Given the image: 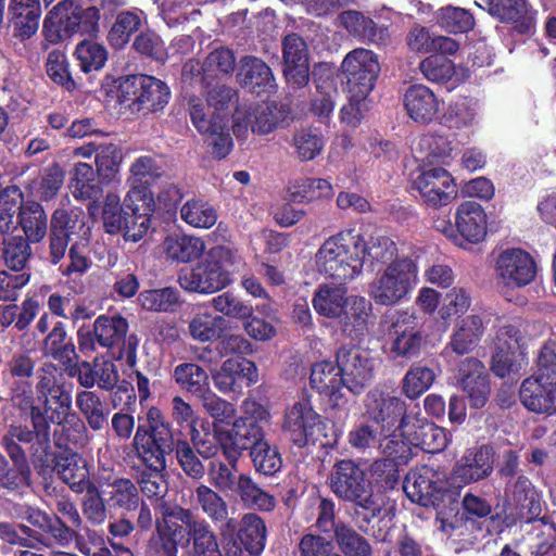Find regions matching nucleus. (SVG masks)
Here are the masks:
<instances>
[{"label": "nucleus", "mask_w": 556, "mask_h": 556, "mask_svg": "<svg viewBox=\"0 0 556 556\" xmlns=\"http://www.w3.org/2000/svg\"><path fill=\"white\" fill-rule=\"evenodd\" d=\"M365 416L379 428L382 434L381 453L386 459L371 464L370 471L377 476V483L390 484L395 481L396 467L407 463L408 447L400 441L406 415V405L388 389L375 388L365 397Z\"/></svg>", "instance_id": "1"}, {"label": "nucleus", "mask_w": 556, "mask_h": 556, "mask_svg": "<svg viewBox=\"0 0 556 556\" xmlns=\"http://www.w3.org/2000/svg\"><path fill=\"white\" fill-rule=\"evenodd\" d=\"M236 100V90L217 85L207 93V105L199 98H191L189 101L193 125L206 137L218 159L225 157L232 149L227 110Z\"/></svg>", "instance_id": "2"}, {"label": "nucleus", "mask_w": 556, "mask_h": 556, "mask_svg": "<svg viewBox=\"0 0 556 556\" xmlns=\"http://www.w3.org/2000/svg\"><path fill=\"white\" fill-rule=\"evenodd\" d=\"M242 263L238 250L227 245L211 248L195 266L182 269L179 286L189 292L211 294L232 282L233 270Z\"/></svg>", "instance_id": "3"}, {"label": "nucleus", "mask_w": 556, "mask_h": 556, "mask_svg": "<svg viewBox=\"0 0 556 556\" xmlns=\"http://www.w3.org/2000/svg\"><path fill=\"white\" fill-rule=\"evenodd\" d=\"M342 285L319 286L313 296V307L319 315L337 319L344 332L357 336L366 328L371 303L364 296H348Z\"/></svg>", "instance_id": "4"}, {"label": "nucleus", "mask_w": 556, "mask_h": 556, "mask_svg": "<svg viewBox=\"0 0 556 556\" xmlns=\"http://www.w3.org/2000/svg\"><path fill=\"white\" fill-rule=\"evenodd\" d=\"M106 94L134 112L162 111L169 101L170 90L162 80L148 75H130L118 78L106 77L102 85Z\"/></svg>", "instance_id": "5"}, {"label": "nucleus", "mask_w": 556, "mask_h": 556, "mask_svg": "<svg viewBox=\"0 0 556 556\" xmlns=\"http://www.w3.org/2000/svg\"><path fill=\"white\" fill-rule=\"evenodd\" d=\"M355 231L345 229L327 238L314 255L315 269L326 278L346 283L362 274Z\"/></svg>", "instance_id": "6"}, {"label": "nucleus", "mask_w": 556, "mask_h": 556, "mask_svg": "<svg viewBox=\"0 0 556 556\" xmlns=\"http://www.w3.org/2000/svg\"><path fill=\"white\" fill-rule=\"evenodd\" d=\"M511 501L519 509L520 517L530 523L527 540L532 553L546 554L556 541V527L545 518L536 519L542 513L543 502L528 478L520 476L516 479L511 490Z\"/></svg>", "instance_id": "7"}, {"label": "nucleus", "mask_w": 556, "mask_h": 556, "mask_svg": "<svg viewBox=\"0 0 556 556\" xmlns=\"http://www.w3.org/2000/svg\"><path fill=\"white\" fill-rule=\"evenodd\" d=\"M418 281L417 264L404 256L377 270L368 294L377 305H396L409 298Z\"/></svg>", "instance_id": "8"}, {"label": "nucleus", "mask_w": 556, "mask_h": 556, "mask_svg": "<svg viewBox=\"0 0 556 556\" xmlns=\"http://www.w3.org/2000/svg\"><path fill=\"white\" fill-rule=\"evenodd\" d=\"M329 484L339 498L352 502L372 515L380 511V504L372 495L371 482L353 460L343 459L336 463L329 477Z\"/></svg>", "instance_id": "9"}, {"label": "nucleus", "mask_w": 556, "mask_h": 556, "mask_svg": "<svg viewBox=\"0 0 556 556\" xmlns=\"http://www.w3.org/2000/svg\"><path fill=\"white\" fill-rule=\"evenodd\" d=\"M91 228L86 224L84 213L78 208H58L51 218L50 256L58 264L64 256L68 243L89 244Z\"/></svg>", "instance_id": "10"}, {"label": "nucleus", "mask_w": 556, "mask_h": 556, "mask_svg": "<svg viewBox=\"0 0 556 556\" xmlns=\"http://www.w3.org/2000/svg\"><path fill=\"white\" fill-rule=\"evenodd\" d=\"M403 489L407 497L421 506L439 505L440 502H451L454 492L447 488L443 472L424 466L407 473Z\"/></svg>", "instance_id": "11"}, {"label": "nucleus", "mask_w": 556, "mask_h": 556, "mask_svg": "<svg viewBox=\"0 0 556 556\" xmlns=\"http://www.w3.org/2000/svg\"><path fill=\"white\" fill-rule=\"evenodd\" d=\"M286 105L267 102L256 105L252 112L237 109L232 130L236 137L245 138L249 129L256 135H267L278 128L288 117Z\"/></svg>", "instance_id": "12"}, {"label": "nucleus", "mask_w": 556, "mask_h": 556, "mask_svg": "<svg viewBox=\"0 0 556 556\" xmlns=\"http://www.w3.org/2000/svg\"><path fill=\"white\" fill-rule=\"evenodd\" d=\"M344 387L354 394H359L374 377L375 359L366 350L344 345L337 352Z\"/></svg>", "instance_id": "13"}, {"label": "nucleus", "mask_w": 556, "mask_h": 556, "mask_svg": "<svg viewBox=\"0 0 556 556\" xmlns=\"http://www.w3.org/2000/svg\"><path fill=\"white\" fill-rule=\"evenodd\" d=\"M242 415L235 419L231 429L218 432L237 447L248 448L253 439L264 437V426L269 424L270 414L263 404L255 400H244L241 404Z\"/></svg>", "instance_id": "14"}, {"label": "nucleus", "mask_w": 556, "mask_h": 556, "mask_svg": "<svg viewBox=\"0 0 556 556\" xmlns=\"http://www.w3.org/2000/svg\"><path fill=\"white\" fill-rule=\"evenodd\" d=\"M341 71L345 78V89L371 92L380 73V64L371 50L356 48L344 56Z\"/></svg>", "instance_id": "15"}, {"label": "nucleus", "mask_w": 556, "mask_h": 556, "mask_svg": "<svg viewBox=\"0 0 556 556\" xmlns=\"http://www.w3.org/2000/svg\"><path fill=\"white\" fill-rule=\"evenodd\" d=\"M124 208L129 223L125 224V239L137 242L143 238L151 226V215L154 211V199L149 187L143 185H129L124 199Z\"/></svg>", "instance_id": "16"}, {"label": "nucleus", "mask_w": 556, "mask_h": 556, "mask_svg": "<svg viewBox=\"0 0 556 556\" xmlns=\"http://www.w3.org/2000/svg\"><path fill=\"white\" fill-rule=\"evenodd\" d=\"M498 280L508 288H521L531 283L536 276V264L525 250H504L496 260Z\"/></svg>", "instance_id": "17"}, {"label": "nucleus", "mask_w": 556, "mask_h": 556, "mask_svg": "<svg viewBox=\"0 0 556 556\" xmlns=\"http://www.w3.org/2000/svg\"><path fill=\"white\" fill-rule=\"evenodd\" d=\"M390 353L395 357L417 355L424 343V336L413 314L401 311L392 316L389 329Z\"/></svg>", "instance_id": "18"}, {"label": "nucleus", "mask_w": 556, "mask_h": 556, "mask_svg": "<svg viewBox=\"0 0 556 556\" xmlns=\"http://www.w3.org/2000/svg\"><path fill=\"white\" fill-rule=\"evenodd\" d=\"M320 416L313 408L309 400L301 399L294 402L285 414L283 429L292 442L304 446L315 440L320 430Z\"/></svg>", "instance_id": "19"}, {"label": "nucleus", "mask_w": 556, "mask_h": 556, "mask_svg": "<svg viewBox=\"0 0 556 556\" xmlns=\"http://www.w3.org/2000/svg\"><path fill=\"white\" fill-rule=\"evenodd\" d=\"M414 186L421 198L432 205H446L457 194L452 175L442 167H421Z\"/></svg>", "instance_id": "20"}, {"label": "nucleus", "mask_w": 556, "mask_h": 556, "mask_svg": "<svg viewBox=\"0 0 556 556\" xmlns=\"http://www.w3.org/2000/svg\"><path fill=\"white\" fill-rule=\"evenodd\" d=\"M132 446L137 457L154 471L166 469V455L174 451V435L148 433L146 426H138Z\"/></svg>", "instance_id": "21"}, {"label": "nucleus", "mask_w": 556, "mask_h": 556, "mask_svg": "<svg viewBox=\"0 0 556 556\" xmlns=\"http://www.w3.org/2000/svg\"><path fill=\"white\" fill-rule=\"evenodd\" d=\"M215 387L223 393H240L243 386L258 381L256 365L244 357H231L212 374Z\"/></svg>", "instance_id": "22"}, {"label": "nucleus", "mask_w": 556, "mask_h": 556, "mask_svg": "<svg viewBox=\"0 0 556 556\" xmlns=\"http://www.w3.org/2000/svg\"><path fill=\"white\" fill-rule=\"evenodd\" d=\"M400 441L408 447L407 462L412 457V446L420 447L428 453L442 451L447 444L443 428L426 419L410 417L401 432Z\"/></svg>", "instance_id": "23"}, {"label": "nucleus", "mask_w": 556, "mask_h": 556, "mask_svg": "<svg viewBox=\"0 0 556 556\" xmlns=\"http://www.w3.org/2000/svg\"><path fill=\"white\" fill-rule=\"evenodd\" d=\"M128 331L127 320L119 316H99L92 331H79L78 342L81 350H94V342L103 348L118 346L124 342Z\"/></svg>", "instance_id": "24"}, {"label": "nucleus", "mask_w": 556, "mask_h": 556, "mask_svg": "<svg viewBox=\"0 0 556 556\" xmlns=\"http://www.w3.org/2000/svg\"><path fill=\"white\" fill-rule=\"evenodd\" d=\"M161 518L156 521V531L164 542L167 556H176L177 541L184 538V529L177 521L186 525L188 530L193 520V514L181 506L162 502L159 507Z\"/></svg>", "instance_id": "25"}, {"label": "nucleus", "mask_w": 556, "mask_h": 556, "mask_svg": "<svg viewBox=\"0 0 556 556\" xmlns=\"http://www.w3.org/2000/svg\"><path fill=\"white\" fill-rule=\"evenodd\" d=\"M223 455L228 463L213 460L208 465L207 475L212 486L220 492H235L239 482L238 460L244 447H237L231 441L218 435Z\"/></svg>", "instance_id": "26"}, {"label": "nucleus", "mask_w": 556, "mask_h": 556, "mask_svg": "<svg viewBox=\"0 0 556 556\" xmlns=\"http://www.w3.org/2000/svg\"><path fill=\"white\" fill-rule=\"evenodd\" d=\"M42 408L31 407V421L37 437L49 441V424H63L72 409V396L67 391L50 395L38 401Z\"/></svg>", "instance_id": "27"}, {"label": "nucleus", "mask_w": 556, "mask_h": 556, "mask_svg": "<svg viewBox=\"0 0 556 556\" xmlns=\"http://www.w3.org/2000/svg\"><path fill=\"white\" fill-rule=\"evenodd\" d=\"M494 456L489 446L468 450L453 468L455 482L466 485L488 478L493 471Z\"/></svg>", "instance_id": "28"}, {"label": "nucleus", "mask_w": 556, "mask_h": 556, "mask_svg": "<svg viewBox=\"0 0 556 556\" xmlns=\"http://www.w3.org/2000/svg\"><path fill=\"white\" fill-rule=\"evenodd\" d=\"M491 15L514 25L521 35H530L535 29L536 12L527 0H483Z\"/></svg>", "instance_id": "29"}, {"label": "nucleus", "mask_w": 556, "mask_h": 556, "mask_svg": "<svg viewBox=\"0 0 556 556\" xmlns=\"http://www.w3.org/2000/svg\"><path fill=\"white\" fill-rule=\"evenodd\" d=\"M458 383L475 408L485 405L490 395V383L483 364L477 358L462 362L458 370Z\"/></svg>", "instance_id": "30"}, {"label": "nucleus", "mask_w": 556, "mask_h": 556, "mask_svg": "<svg viewBox=\"0 0 556 556\" xmlns=\"http://www.w3.org/2000/svg\"><path fill=\"white\" fill-rule=\"evenodd\" d=\"M404 109L415 123L428 125L440 112L441 101L425 85H413L404 93Z\"/></svg>", "instance_id": "31"}, {"label": "nucleus", "mask_w": 556, "mask_h": 556, "mask_svg": "<svg viewBox=\"0 0 556 556\" xmlns=\"http://www.w3.org/2000/svg\"><path fill=\"white\" fill-rule=\"evenodd\" d=\"M285 76L295 87H302L308 81V56L304 40L295 34H290L283 40Z\"/></svg>", "instance_id": "32"}, {"label": "nucleus", "mask_w": 556, "mask_h": 556, "mask_svg": "<svg viewBox=\"0 0 556 556\" xmlns=\"http://www.w3.org/2000/svg\"><path fill=\"white\" fill-rule=\"evenodd\" d=\"M78 5L72 0H62L54 5L43 21L42 31L46 39L56 42L63 36L71 35L79 28Z\"/></svg>", "instance_id": "33"}, {"label": "nucleus", "mask_w": 556, "mask_h": 556, "mask_svg": "<svg viewBox=\"0 0 556 556\" xmlns=\"http://www.w3.org/2000/svg\"><path fill=\"white\" fill-rule=\"evenodd\" d=\"M455 227L462 239L469 243L482 241L486 235V214L477 202L462 203L455 213Z\"/></svg>", "instance_id": "34"}, {"label": "nucleus", "mask_w": 556, "mask_h": 556, "mask_svg": "<svg viewBox=\"0 0 556 556\" xmlns=\"http://www.w3.org/2000/svg\"><path fill=\"white\" fill-rule=\"evenodd\" d=\"M309 382L313 389L328 397L332 406H339L342 402L341 392L344 387L342 375L338 363L321 361L312 367Z\"/></svg>", "instance_id": "35"}, {"label": "nucleus", "mask_w": 556, "mask_h": 556, "mask_svg": "<svg viewBox=\"0 0 556 556\" xmlns=\"http://www.w3.org/2000/svg\"><path fill=\"white\" fill-rule=\"evenodd\" d=\"M355 242L362 268L364 265L384 267L399 258L396 244L388 237H372L366 241L361 233L355 232Z\"/></svg>", "instance_id": "36"}, {"label": "nucleus", "mask_w": 556, "mask_h": 556, "mask_svg": "<svg viewBox=\"0 0 556 556\" xmlns=\"http://www.w3.org/2000/svg\"><path fill=\"white\" fill-rule=\"evenodd\" d=\"M97 172L90 164L78 162L70 173L68 188L76 200H89L93 203L89 206L91 215H96L99 205L96 201L102 193L101 184L97 180Z\"/></svg>", "instance_id": "37"}, {"label": "nucleus", "mask_w": 556, "mask_h": 556, "mask_svg": "<svg viewBox=\"0 0 556 556\" xmlns=\"http://www.w3.org/2000/svg\"><path fill=\"white\" fill-rule=\"evenodd\" d=\"M549 388V377L539 375L523 380L520 388L522 404L534 413L555 412L556 395Z\"/></svg>", "instance_id": "38"}, {"label": "nucleus", "mask_w": 556, "mask_h": 556, "mask_svg": "<svg viewBox=\"0 0 556 556\" xmlns=\"http://www.w3.org/2000/svg\"><path fill=\"white\" fill-rule=\"evenodd\" d=\"M54 471L75 493H84L92 482L88 479L86 460L73 452L61 453L55 460Z\"/></svg>", "instance_id": "39"}, {"label": "nucleus", "mask_w": 556, "mask_h": 556, "mask_svg": "<svg viewBox=\"0 0 556 556\" xmlns=\"http://www.w3.org/2000/svg\"><path fill=\"white\" fill-rule=\"evenodd\" d=\"M9 13L16 37L25 40L37 33L41 16L39 0H10Z\"/></svg>", "instance_id": "40"}, {"label": "nucleus", "mask_w": 556, "mask_h": 556, "mask_svg": "<svg viewBox=\"0 0 556 556\" xmlns=\"http://www.w3.org/2000/svg\"><path fill=\"white\" fill-rule=\"evenodd\" d=\"M484 333V324L479 314H470L462 318L455 326L450 348L458 355L471 352Z\"/></svg>", "instance_id": "41"}, {"label": "nucleus", "mask_w": 556, "mask_h": 556, "mask_svg": "<svg viewBox=\"0 0 556 556\" xmlns=\"http://www.w3.org/2000/svg\"><path fill=\"white\" fill-rule=\"evenodd\" d=\"M238 79L243 87L257 93L269 91L275 87L271 70L255 56H245L240 61Z\"/></svg>", "instance_id": "42"}, {"label": "nucleus", "mask_w": 556, "mask_h": 556, "mask_svg": "<svg viewBox=\"0 0 556 556\" xmlns=\"http://www.w3.org/2000/svg\"><path fill=\"white\" fill-rule=\"evenodd\" d=\"M440 123L453 130L470 129L478 124V104L475 100L460 98L452 102L441 116Z\"/></svg>", "instance_id": "43"}, {"label": "nucleus", "mask_w": 556, "mask_h": 556, "mask_svg": "<svg viewBox=\"0 0 556 556\" xmlns=\"http://www.w3.org/2000/svg\"><path fill=\"white\" fill-rule=\"evenodd\" d=\"M75 404L92 430L99 431L106 426L110 409L98 393L80 391L76 394Z\"/></svg>", "instance_id": "44"}, {"label": "nucleus", "mask_w": 556, "mask_h": 556, "mask_svg": "<svg viewBox=\"0 0 556 556\" xmlns=\"http://www.w3.org/2000/svg\"><path fill=\"white\" fill-rule=\"evenodd\" d=\"M17 223L25 233V240L29 242H40L47 235V215L43 207L37 202L30 201L23 204Z\"/></svg>", "instance_id": "45"}, {"label": "nucleus", "mask_w": 556, "mask_h": 556, "mask_svg": "<svg viewBox=\"0 0 556 556\" xmlns=\"http://www.w3.org/2000/svg\"><path fill=\"white\" fill-rule=\"evenodd\" d=\"M164 251L174 261L189 263L204 253L205 242L194 236L173 235L165 239Z\"/></svg>", "instance_id": "46"}, {"label": "nucleus", "mask_w": 556, "mask_h": 556, "mask_svg": "<svg viewBox=\"0 0 556 556\" xmlns=\"http://www.w3.org/2000/svg\"><path fill=\"white\" fill-rule=\"evenodd\" d=\"M236 65V58L231 50L219 48L212 51L205 59L202 66L198 62L190 61L186 63L184 73L203 72V78L217 77L219 74L228 75L232 73Z\"/></svg>", "instance_id": "47"}, {"label": "nucleus", "mask_w": 556, "mask_h": 556, "mask_svg": "<svg viewBox=\"0 0 556 556\" xmlns=\"http://www.w3.org/2000/svg\"><path fill=\"white\" fill-rule=\"evenodd\" d=\"M255 470L265 476H273L281 469L282 458L278 448L270 445L264 437L253 439L248 447Z\"/></svg>", "instance_id": "48"}, {"label": "nucleus", "mask_w": 556, "mask_h": 556, "mask_svg": "<svg viewBox=\"0 0 556 556\" xmlns=\"http://www.w3.org/2000/svg\"><path fill=\"white\" fill-rule=\"evenodd\" d=\"M102 493L106 495V504L110 508L132 510L139 504V493L136 484L126 478H118L106 483Z\"/></svg>", "instance_id": "49"}, {"label": "nucleus", "mask_w": 556, "mask_h": 556, "mask_svg": "<svg viewBox=\"0 0 556 556\" xmlns=\"http://www.w3.org/2000/svg\"><path fill=\"white\" fill-rule=\"evenodd\" d=\"M137 302L149 312L170 313L180 306V294L173 287L149 289L139 293Z\"/></svg>", "instance_id": "50"}, {"label": "nucleus", "mask_w": 556, "mask_h": 556, "mask_svg": "<svg viewBox=\"0 0 556 556\" xmlns=\"http://www.w3.org/2000/svg\"><path fill=\"white\" fill-rule=\"evenodd\" d=\"M180 218L191 227L208 229L216 224L218 215L211 203L194 198L181 205Z\"/></svg>", "instance_id": "51"}, {"label": "nucleus", "mask_w": 556, "mask_h": 556, "mask_svg": "<svg viewBox=\"0 0 556 556\" xmlns=\"http://www.w3.org/2000/svg\"><path fill=\"white\" fill-rule=\"evenodd\" d=\"M338 22L341 27L355 37L376 42L382 39L384 29L378 28L372 20L358 11H344L339 14Z\"/></svg>", "instance_id": "52"}, {"label": "nucleus", "mask_w": 556, "mask_h": 556, "mask_svg": "<svg viewBox=\"0 0 556 556\" xmlns=\"http://www.w3.org/2000/svg\"><path fill=\"white\" fill-rule=\"evenodd\" d=\"M239 539L244 548L253 556H258L266 543V526L261 517L247 514L241 520Z\"/></svg>", "instance_id": "53"}, {"label": "nucleus", "mask_w": 556, "mask_h": 556, "mask_svg": "<svg viewBox=\"0 0 556 556\" xmlns=\"http://www.w3.org/2000/svg\"><path fill=\"white\" fill-rule=\"evenodd\" d=\"M331 194V184L321 178L296 179L288 187L289 199L296 203L311 202Z\"/></svg>", "instance_id": "54"}, {"label": "nucleus", "mask_w": 556, "mask_h": 556, "mask_svg": "<svg viewBox=\"0 0 556 556\" xmlns=\"http://www.w3.org/2000/svg\"><path fill=\"white\" fill-rule=\"evenodd\" d=\"M193 498L202 513L213 522H222L227 519L228 505L222 495L205 484L198 485L193 491Z\"/></svg>", "instance_id": "55"}, {"label": "nucleus", "mask_w": 556, "mask_h": 556, "mask_svg": "<svg viewBox=\"0 0 556 556\" xmlns=\"http://www.w3.org/2000/svg\"><path fill=\"white\" fill-rule=\"evenodd\" d=\"M174 379L185 391L202 395L208 387L206 371L194 363H184L175 367Z\"/></svg>", "instance_id": "56"}, {"label": "nucleus", "mask_w": 556, "mask_h": 556, "mask_svg": "<svg viewBox=\"0 0 556 556\" xmlns=\"http://www.w3.org/2000/svg\"><path fill=\"white\" fill-rule=\"evenodd\" d=\"M188 534L192 540L194 552L199 556L219 555L216 535L204 519L193 518Z\"/></svg>", "instance_id": "57"}, {"label": "nucleus", "mask_w": 556, "mask_h": 556, "mask_svg": "<svg viewBox=\"0 0 556 556\" xmlns=\"http://www.w3.org/2000/svg\"><path fill=\"white\" fill-rule=\"evenodd\" d=\"M225 319L210 313H198L189 323L190 336L200 342L216 340L223 332Z\"/></svg>", "instance_id": "58"}, {"label": "nucleus", "mask_w": 556, "mask_h": 556, "mask_svg": "<svg viewBox=\"0 0 556 556\" xmlns=\"http://www.w3.org/2000/svg\"><path fill=\"white\" fill-rule=\"evenodd\" d=\"M471 291L464 287L450 289L443 298L439 308V316L442 320H450L453 316L464 315L471 306Z\"/></svg>", "instance_id": "59"}, {"label": "nucleus", "mask_w": 556, "mask_h": 556, "mask_svg": "<svg viewBox=\"0 0 556 556\" xmlns=\"http://www.w3.org/2000/svg\"><path fill=\"white\" fill-rule=\"evenodd\" d=\"M434 380L435 372L431 368L415 365L403 378V393L408 399H417L433 384Z\"/></svg>", "instance_id": "60"}, {"label": "nucleus", "mask_w": 556, "mask_h": 556, "mask_svg": "<svg viewBox=\"0 0 556 556\" xmlns=\"http://www.w3.org/2000/svg\"><path fill=\"white\" fill-rule=\"evenodd\" d=\"M142 12H122L117 15L109 33V41L116 48L124 47L130 39V36L138 30L142 22Z\"/></svg>", "instance_id": "61"}, {"label": "nucleus", "mask_w": 556, "mask_h": 556, "mask_svg": "<svg viewBox=\"0 0 556 556\" xmlns=\"http://www.w3.org/2000/svg\"><path fill=\"white\" fill-rule=\"evenodd\" d=\"M325 142L320 132L312 128H302L293 136V147L301 161H312L319 155Z\"/></svg>", "instance_id": "62"}, {"label": "nucleus", "mask_w": 556, "mask_h": 556, "mask_svg": "<svg viewBox=\"0 0 556 556\" xmlns=\"http://www.w3.org/2000/svg\"><path fill=\"white\" fill-rule=\"evenodd\" d=\"M161 175L162 168L157 160L150 155H141L131 163L127 182L149 187Z\"/></svg>", "instance_id": "63"}, {"label": "nucleus", "mask_w": 556, "mask_h": 556, "mask_svg": "<svg viewBox=\"0 0 556 556\" xmlns=\"http://www.w3.org/2000/svg\"><path fill=\"white\" fill-rule=\"evenodd\" d=\"M334 533L337 544L345 555L367 556L370 553L367 541L351 527L339 523L336 526Z\"/></svg>", "instance_id": "64"}]
</instances>
